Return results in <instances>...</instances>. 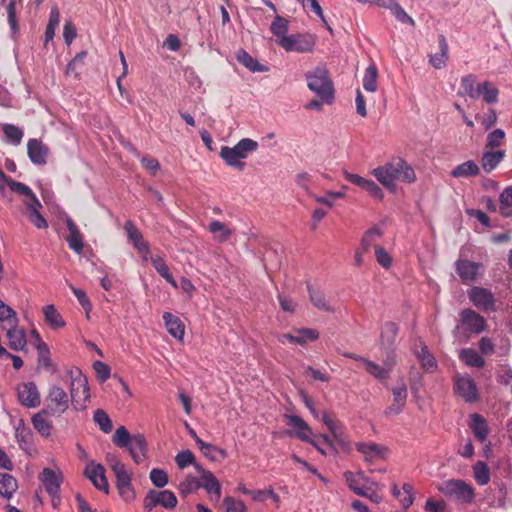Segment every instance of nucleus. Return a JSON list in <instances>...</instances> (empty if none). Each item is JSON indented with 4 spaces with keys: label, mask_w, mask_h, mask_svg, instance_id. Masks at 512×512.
I'll return each instance as SVG.
<instances>
[{
    "label": "nucleus",
    "mask_w": 512,
    "mask_h": 512,
    "mask_svg": "<svg viewBox=\"0 0 512 512\" xmlns=\"http://www.w3.org/2000/svg\"><path fill=\"white\" fill-rule=\"evenodd\" d=\"M373 176L385 187L391 188L395 181L413 182L414 169L402 158H393L372 170Z\"/></svg>",
    "instance_id": "f257e3e1"
},
{
    "label": "nucleus",
    "mask_w": 512,
    "mask_h": 512,
    "mask_svg": "<svg viewBox=\"0 0 512 512\" xmlns=\"http://www.w3.org/2000/svg\"><path fill=\"white\" fill-rule=\"evenodd\" d=\"M258 147L257 141L250 138H243L233 147L222 146L220 157L229 167L243 171L245 162L242 160L246 159L250 153L255 152Z\"/></svg>",
    "instance_id": "f03ea898"
},
{
    "label": "nucleus",
    "mask_w": 512,
    "mask_h": 512,
    "mask_svg": "<svg viewBox=\"0 0 512 512\" xmlns=\"http://www.w3.org/2000/svg\"><path fill=\"white\" fill-rule=\"evenodd\" d=\"M308 88L317 94L325 103L331 104L334 99V87L324 66H318L306 74Z\"/></svg>",
    "instance_id": "7ed1b4c3"
},
{
    "label": "nucleus",
    "mask_w": 512,
    "mask_h": 512,
    "mask_svg": "<svg viewBox=\"0 0 512 512\" xmlns=\"http://www.w3.org/2000/svg\"><path fill=\"white\" fill-rule=\"evenodd\" d=\"M439 491L459 504H471L475 499V488L462 479H449L442 482Z\"/></svg>",
    "instance_id": "20e7f679"
},
{
    "label": "nucleus",
    "mask_w": 512,
    "mask_h": 512,
    "mask_svg": "<svg viewBox=\"0 0 512 512\" xmlns=\"http://www.w3.org/2000/svg\"><path fill=\"white\" fill-rule=\"evenodd\" d=\"M89 398V387L86 378L80 372H77L76 376L71 374L70 401L74 404L75 409L85 408Z\"/></svg>",
    "instance_id": "39448f33"
},
{
    "label": "nucleus",
    "mask_w": 512,
    "mask_h": 512,
    "mask_svg": "<svg viewBox=\"0 0 512 512\" xmlns=\"http://www.w3.org/2000/svg\"><path fill=\"white\" fill-rule=\"evenodd\" d=\"M277 42L287 52H311L315 46L313 36L305 34L288 35V37L279 39Z\"/></svg>",
    "instance_id": "423d86ee"
},
{
    "label": "nucleus",
    "mask_w": 512,
    "mask_h": 512,
    "mask_svg": "<svg viewBox=\"0 0 512 512\" xmlns=\"http://www.w3.org/2000/svg\"><path fill=\"white\" fill-rule=\"evenodd\" d=\"M46 400L52 415L63 414L69 408V403L71 402L70 396L66 391L57 385L50 387Z\"/></svg>",
    "instance_id": "0eeeda50"
},
{
    "label": "nucleus",
    "mask_w": 512,
    "mask_h": 512,
    "mask_svg": "<svg viewBox=\"0 0 512 512\" xmlns=\"http://www.w3.org/2000/svg\"><path fill=\"white\" fill-rule=\"evenodd\" d=\"M157 505H161L166 509H172L177 505V498L170 490H150L144 499V507L151 511Z\"/></svg>",
    "instance_id": "6e6552de"
},
{
    "label": "nucleus",
    "mask_w": 512,
    "mask_h": 512,
    "mask_svg": "<svg viewBox=\"0 0 512 512\" xmlns=\"http://www.w3.org/2000/svg\"><path fill=\"white\" fill-rule=\"evenodd\" d=\"M113 473L116 477V487L119 495L126 502L133 501L135 499V491L131 483L133 472L124 465L120 468L118 467Z\"/></svg>",
    "instance_id": "1a4fd4ad"
},
{
    "label": "nucleus",
    "mask_w": 512,
    "mask_h": 512,
    "mask_svg": "<svg viewBox=\"0 0 512 512\" xmlns=\"http://www.w3.org/2000/svg\"><path fill=\"white\" fill-rule=\"evenodd\" d=\"M355 447L363 455L364 460L369 463L385 460L389 454L386 446L371 441L358 442Z\"/></svg>",
    "instance_id": "9d476101"
},
{
    "label": "nucleus",
    "mask_w": 512,
    "mask_h": 512,
    "mask_svg": "<svg viewBox=\"0 0 512 512\" xmlns=\"http://www.w3.org/2000/svg\"><path fill=\"white\" fill-rule=\"evenodd\" d=\"M124 230L127 234L129 241L132 242L135 249L142 256V259L147 261L150 256V246L147 241L144 240L143 234L131 221L127 220L124 224Z\"/></svg>",
    "instance_id": "9b49d317"
},
{
    "label": "nucleus",
    "mask_w": 512,
    "mask_h": 512,
    "mask_svg": "<svg viewBox=\"0 0 512 512\" xmlns=\"http://www.w3.org/2000/svg\"><path fill=\"white\" fill-rule=\"evenodd\" d=\"M468 297L478 309L485 312L495 311V298L488 289L475 286L468 292Z\"/></svg>",
    "instance_id": "f8f14e48"
},
{
    "label": "nucleus",
    "mask_w": 512,
    "mask_h": 512,
    "mask_svg": "<svg viewBox=\"0 0 512 512\" xmlns=\"http://www.w3.org/2000/svg\"><path fill=\"white\" fill-rule=\"evenodd\" d=\"M85 476L93 483V485L100 491L105 493L109 492V484L105 475V468L102 464L89 462L86 465Z\"/></svg>",
    "instance_id": "ddd939ff"
},
{
    "label": "nucleus",
    "mask_w": 512,
    "mask_h": 512,
    "mask_svg": "<svg viewBox=\"0 0 512 512\" xmlns=\"http://www.w3.org/2000/svg\"><path fill=\"white\" fill-rule=\"evenodd\" d=\"M38 479L48 494L60 492L63 475L59 469L45 467L39 474Z\"/></svg>",
    "instance_id": "4468645a"
},
{
    "label": "nucleus",
    "mask_w": 512,
    "mask_h": 512,
    "mask_svg": "<svg viewBox=\"0 0 512 512\" xmlns=\"http://www.w3.org/2000/svg\"><path fill=\"white\" fill-rule=\"evenodd\" d=\"M460 320L465 330L480 334L486 329V320L483 316L468 308L460 313Z\"/></svg>",
    "instance_id": "2eb2a0df"
},
{
    "label": "nucleus",
    "mask_w": 512,
    "mask_h": 512,
    "mask_svg": "<svg viewBox=\"0 0 512 512\" xmlns=\"http://www.w3.org/2000/svg\"><path fill=\"white\" fill-rule=\"evenodd\" d=\"M195 469L199 474L200 488H203L207 493L215 495L217 500L221 497V485L215 475L204 469L200 464H195Z\"/></svg>",
    "instance_id": "dca6fc26"
},
{
    "label": "nucleus",
    "mask_w": 512,
    "mask_h": 512,
    "mask_svg": "<svg viewBox=\"0 0 512 512\" xmlns=\"http://www.w3.org/2000/svg\"><path fill=\"white\" fill-rule=\"evenodd\" d=\"M17 393L22 405L29 408L40 405V395L34 382L21 383L17 388Z\"/></svg>",
    "instance_id": "f3484780"
},
{
    "label": "nucleus",
    "mask_w": 512,
    "mask_h": 512,
    "mask_svg": "<svg viewBox=\"0 0 512 512\" xmlns=\"http://www.w3.org/2000/svg\"><path fill=\"white\" fill-rule=\"evenodd\" d=\"M322 421L327 426L334 439L341 445L345 447L347 445L345 427L344 425L338 421L335 416L328 412L323 411L322 413Z\"/></svg>",
    "instance_id": "a211bd4d"
},
{
    "label": "nucleus",
    "mask_w": 512,
    "mask_h": 512,
    "mask_svg": "<svg viewBox=\"0 0 512 512\" xmlns=\"http://www.w3.org/2000/svg\"><path fill=\"white\" fill-rule=\"evenodd\" d=\"M344 177L348 182L369 192L371 196L377 199L383 198L382 189L373 180L366 179L364 177L350 173L348 171H344Z\"/></svg>",
    "instance_id": "6ab92c4d"
},
{
    "label": "nucleus",
    "mask_w": 512,
    "mask_h": 512,
    "mask_svg": "<svg viewBox=\"0 0 512 512\" xmlns=\"http://www.w3.org/2000/svg\"><path fill=\"white\" fill-rule=\"evenodd\" d=\"M456 271L464 283L475 281L479 270L482 268L481 263L459 259L455 263Z\"/></svg>",
    "instance_id": "aec40b11"
},
{
    "label": "nucleus",
    "mask_w": 512,
    "mask_h": 512,
    "mask_svg": "<svg viewBox=\"0 0 512 512\" xmlns=\"http://www.w3.org/2000/svg\"><path fill=\"white\" fill-rule=\"evenodd\" d=\"M454 389L468 403H473L478 399V390L471 378L462 377L457 379Z\"/></svg>",
    "instance_id": "412c9836"
},
{
    "label": "nucleus",
    "mask_w": 512,
    "mask_h": 512,
    "mask_svg": "<svg viewBox=\"0 0 512 512\" xmlns=\"http://www.w3.org/2000/svg\"><path fill=\"white\" fill-rule=\"evenodd\" d=\"M286 418L288 425L297 430L290 432V435L305 442H312V429L300 416L286 415Z\"/></svg>",
    "instance_id": "4be33fe9"
},
{
    "label": "nucleus",
    "mask_w": 512,
    "mask_h": 512,
    "mask_svg": "<svg viewBox=\"0 0 512 512\" xmlns=\"http://www.w3.org/2000/svg\"><path fill=\"white\" fill-rule=\"evenodd\" d=\"M66 226L69 234L65 237L66 242L71 250L77 254H81L84 248L83 235L77 224L71 219L66 220Z\"/></svg>",
    "instance_id": "5701e85b"
},
{
    "label": "nucleus",
    "mask_w": 512,
    "mask_h": 512,
    "mask_svg": "<svg viewBox=\"0 0 512 512\" xmlns=\"http://www.w3.org/2000/svg\"><path fill=\"white\" fill-rule=\"evenodd\" d=\"M136 464H140L146 458L147 441L143 434L137 433L133 435V438L129 445L126 447Z\"/></svg>",
    "instance_id": "b1692460"
},
{
    "label": "nucleus",
    "mask_w": 512,
    "mask_h": 512,
    "mask_svg": "<svg viewBox=\"0 0 512 512\" xmlns=\"http://www.w3.org/2000/svg\"><path fill=\"white\" fill-rule=\"evenodd\" d=\"M480 83H477V77L474 74H468L461 78L460 88L457 95L460 97H469L470 99H479Z\"/></svg>",
    "instance_id": "393cba45"
},
{
    "label": "nucleus",
    "mask_w": 512,
    "mask_h": 512,
    "mask_svg": "<svg viewBox=\"0 0 512 512\" xmlns=\"http://www.w3.org/2000/svg\"><path fill=\"white\" fill-rule=\"evenodd\" d=\"M28 156L32 163L43 165L46 163L48 148L38 139H30L27 143Z\"/></svg>",
    "instance_id": "a878e982"
},
{
    "label": "nucleus",
    "mask_w": 512,
    "mask_h": 512,
    "mask_svg": "<svg viewBox=\"0 0 512 512\" xmlns=\"http://www.w3.org/2000/svg\"><path fill=\"white\" fill-rule=\"evenodd\" d=\"M345 479L349 488L359 496H368L370 488L366 486L367 478L364 473H353L348 471L345 473Z\"/></svg>",
    "instance_id": "bb28decb"
},
{
    "label": "nucleus",
    "mask_w": 512,
    "mask_h": 512,
    "mask_svg": "<svg viewBox=\"0 0 512 512\" xmlns=\"http://www.w3.org/2000/svg\"><path fill=\"white\" fill-rule=\"evenodd\" d=\"M163 320L168 333L175 339L182 340L185 334V326L182 320L170 312L163 314Z\"/></svg>",
    "instance_id": "cd10ccee"
},
{
    "label": "nucleus",
    "mask_w": 512,
    "mask_h": 512,
    "mask_svg": "<svg viewBox=\"0 0 512 512\" xmlns=\"http://www.w3.org/2000/svg\"><path fill=\"white\" fill-rule=\"evenodd\" d=\"M7 338L9 339V347L12 350H23L26 346V335L24 329L17 326H7Z\"/></svg>",
    "instance_id": "c85d7f7f"
},
{
    "label": "nucleus",
    "mask_w": 512,
    "mask_h": 512,
    "mask_svg": "<svg viewBox=\"0 0 512 512\" xmlns=\"http://www.w3.org/2000/svg\"><path fill=\"white\" fill-rule=\"evenodd\" d=\"M439 51L429 56V62L435 69H442L448 60V44L444 35L438 37Z\"/></svg>",
    "instance_id": "c756f323"
},
{
    "label": "nucleus",
    "mask_w": 512,
    "mask_h": 512,
    "mask_svg": "<svg viewBox=\"0 0 512 512\" xmlns=\"http://www.w3.org/2000/svg\"><path fill=\"white\" fill-rule=\"evenodd\" d=\"M47 415V410H41L31 419L34 429L45 438H48L52 431V423Z\"/></svg>",
    "instance_id": "7c9ffc66"
},
{
    "label": "nucleus",
    "mask_w": 512,
    "mask_h": 512,
    "mask_svg": "<svg viewBox=\"0 0 512 512\" xmlns=\"http://www.w3.org/2000/svg\"><path fill=\"white\" fill-rule=\"evenodd\" d=\"M504 157V150H487L482 155V168L484 169V171L489 173L498 166V164L504 159Z\"/></svg>",
    "instance_id": "2f4dec72"
},
{
    "label": "nucleus",
    "mask_w": 512,
    "mask_h": 512,
    "mask_svg": "<svg viewBox=\"0 0 512 512\" xmlns=\"http://www.w3.org/2000/svg\"><path fill=\"white\" fill-rule=\"evenodd\" d=\"M479 166L473 160L463 162L451 171V176L454 178H468L479 174Z\"/></svg>",
    "instance_id": "473e14b6"
},
{
    "label": "nucleus",
    "mask_w": 512,
    "mask_h": 512,
    "mask_svg": "<svg viewBox=\"0 0 512 512\" xmlns=\"http://www.w3.org/2000/svg\"><path fill=\"white\" fill-rule=\"evenodd\" d=\"M471 429L479 441L483 442L486 440L489 428L487 421L482 415L475 413L471 416Z\"/></svg>",
    "instance_id": "72a5a7b5"
},
{
    "label": "nucleus",
    "mask_w": 512,
    "mask_h": 512,
    "mask_svg": "<svg viewBox=\"0 0 512 512\" xmlns=\"http://www.w3.org/2000/svg\"><path fill=\"white\" fill-rule=\"evenodd\" d=\"M479 98L486 104H495L499 100V90L490 81H484L480 83Z\"/></svg>",
    "instance_id": "f704fd0d"
},
{
    "label": "nucleus",
    "mask_w": 512,
    "mask_h": 512,
    "mask_svg": "<svg viewBox=\"0 0 512 512\" xmlns=\"http://www.w3.org/2000/svg\"><path fill=\"white\" fill-rule=\"evenodd\" d=\"M459 358L470 367L482 368L485 365V359L472 348L462 349Z\"/></svg>",
    "instance_id": "c9c22d12"
},
{
    "label": "nucleus",
    "mask_w": 512,
    "mask_h": 512,
    "mask_svg": "<svg viewBox=\"0 0 512 512\" xmlns=\"http://www.w3.org/2000/svg\"><path fill=\"white\" fill-rule=\"evenodd\" d=\"M43 314L45 321L52 329L57 330L63 328L66 325L63 317L57 311L54 305H46L43 308Z\"/></svg>",
    "instance_id": "e433bc0d"
},
{
    "label": "nucleus",
    "mask_w": 512,
    "mask_h": 512,
    "mask_svg": "<svg viewBox=\"0 0 512 512\" xmlns=\"http://www.w3.org/2000/svg\"><path fill=\"white\" fill-rule=\"evenodd\" d=\"M392 494L404 509H407L413 503V487L409 484H404L401 489L394 485Z\"/></svg>",
    "instance_id": "4c0bfd02"
},
{
    "label": "nucleus",
    "mask_w": 512,
    "mask_h": 512,
    "mask_svg": "<svg viewBox=\"0 0 512 512\" xmlns=\"http://www.w3.org/2000/svg\"><path fill=\"white\" fill-rule=\"evenodd\" d=\"M418 361H420L421 367L427 373H433L438 368L436 358L430 353L426 345H422L421 351H418Z\"/></svg>",
    "instance_id": "58836bf2"
},
{
    "label": "nucleus",
    "mask_w": 512,
    "mask_h": 512,
    "mask_svg": "<svg viewBox=\"0 0 512 512\" xmlns=\"http://www.w3.org/2000/svg\"><path fill=\"white\" fill-rule=\"evenodd\" d=\"M394 403L387 407L386 414H398L404 406L407 398L405 385L393 389Z\"/></svg>",
    "instance_id": "ea45409f"
},
{
    "label": "nucleus",
    "mask_w": 512,
    "mask_h": 512,
    "mask_svg": "<svg viewBox=\"0 0 512 512\" xmlns=\"http://www.w3.org/2000/svg\"><path fill=\"white\" fill-rule=\"evenodd\" d=\"M17 487V481L12 475L0 473V495L10 499Z\"/></svg>",
    "instance_id": "a19ab883"
},
{
    "label": "nucleus",
    "mask_w": 512,
    "mask_h": 512,
    "mask_svg": "<svg viewBox=\"0 0 512 512\" xmlns=\"http://www.w3.org/2000/svg\"><path fill=\"white\" fill-rule=\"evenodd\" d=\"M209 231L214 234L215 239L220 243L227 241L232 235V230L226 224L218 220L210 222Z\"/></svg>",
    "instance_id": "79ce46f5"
},
{
    "label": "nucleus",
    "mask_w": 512,
    "mask_h": 512,
    "mask_svg": "<svg viewBox=\"0 0 512 512\" xmlns=\"http://www.w3.org/2000/svg\"><path fill=\"white\" fill-rule=\"evenodd\" d=\"M473 476L478 485L484 486L489 483L491 475L486 462L477 461L473 466Z\"/></svg>",
    "instance_id": "37998d69"
},
{
    "label": "nucleus",
    "mask_w": 512,
    "mask_h": 512,
    "mask_svg": "<svg viewBox=\"0 0 512 512\" xmlns=\"http://www.w3.org/2000/svg\"><path fill=\"white\" fill-rule=\"evenodd\" d=\"M237 61L252 72H265L267 70L266 67L260 64L245 50H240L237 53Z\"/></svg>",
    "instance_id": "c03bdc74"
},
{
    "label": "nucleus",
    "mask_w": 512,
    "mask_h": 512,
    "mask_svg": "<svg viewBox=\"0 0 512 512\" xmlns=\"http://www.w3.org/2000/svg\"><path fill=\"white\" fill-rule=\"evenodd\" d=\"M308 292L310 296V300L312 304L319 310L326 311V312H333V308L329 304V302L326 300L325 295L319 291L314 290L312 286L308 285Z\"/></svg>",
    "instance_id": "a18cd8bd"
},
{
    "label": "nucleus",
    "mask_w": 512,
    "mask_h": 512,
    "mask_svg": "<svg viewBox=\"0 0 512 512\" xmlns=\"http://www.w3.org/2000/svg\"><path fill=\"white\" fill-rule=\"evenodd\" d=\"M151 262L155 270L174 288H177V282L169 272V268L166 265L164 259L159 256L151 257Z\"/></svg>",
    "instance_id": "49530a36"
},
{
    "label": "nucleus",
    "mask_w": 512,
    "mask_h": 512,
    "mask_svg": "<svg viewBox=\"0 0 512 512\" xmlns=\"http://www.w3.org/2000/svg\"><path fill=\"white\" fill-rule=\"evenodd\" d=\"M377 77V67L375 64L369 65L363 76V88L368 92H375L377 90Z\"/></svg>",
    "instance_id": "de8ad7c7"
},
{
    "label": "nucleus",
    "mask_w": 512,
    "mask_h": 512,
    "mask_svg": "<svg viewBox=\"0 0 512 512\" xmlns=\"http://www.w3.org/2000/svg\"><path fill=\"white\" fill-rule=\"evenodd\" d=\"M383 235V231L381 228L374 226L368 229L362 239H361V248L364 252H367L370 247L375 243V241Z\"/></svg>",
    "instance_id": "09e8293b"
},
{
    "label": "nucleus",
    "mask_w": 512,
    "mask_h": 512,
    "mask_svg": "<svg viewBox=\"0 0 512 512\" xmlns=\"http://www.w3.org/2000/svg\"><path fill=\"white\" fill-rule=\"evenodd\" d=\"M398 333V327L394 322H386L381 329V343L384 346L393 344Z\"/></svg>",
    "instance_id": "8fccbe9b"
},
{
    "label": "nucleus",
    "mask_w": 512,
    "mask_h": 512,
    "mask_svg": "<svg viewBox=\"0 0 512 512\" xmlns=\"http://www.w3.org/2000/svg\"><path fill=\"white\" fill-rule=\"evenodd\" d=\"M0 321L7 326H17L18 317L17 313L2 300H0Z\"/></svg>",
    "instance_id": "3c124183"
},
{
    "label": "nucleus",
    "mask_w": 512,
    "mask_h": 512,
    "mask_svg": "<svg viewBox=\"0 0 512 512\" xmlns=\"http://www.w3.org/2000/svg\"><path fill=\"white\" fill-rule=\"evenodd\" d=\"M500 213L505 217L512 216V185L506 187L499 196Z\"/></svg>",
    "instance_id": "603ef678"
},
{
    "label": "nucleus",
    "mask_w": 512,
    "mask_h": 512,
    "mask_svg": "<svg viewBox=\"0 0 512 512\" xmlns=\"http://www.w3.org/2000/svg\"><path fill=\"white\" fill-rule=\"evenodd\" d=\"M363 364L365 365L366 371L375 378L385 380L389 377V368L382 367L368 359H363Z\"/></svg>",
    "instance_id": "864d4df0"
},
{
    "label": "nucleus",
    "mask_w": 512,
    "mask_h": 512,
    "mask_svg": "<svg viewBox=\"0 0 512 512\" xmlns=\"http://www.w3.org/2000/svg\"><path fill=\"white\" fill-rule=\"evenodd\" d=\"M94 422L104 433H110L113 429L112 421L109 415L102 409H97L93 415Z\"/></svg>",
    "instance_id": "5fc2aeb1"
},
{
    "label": "nucleus",
    "mask_w": 512,
    "mask_h": 512,
    "mask_svg": "<svg viewBox=\"0 0 512 512\" xmlns=\"http://www.w3.org/2000/svg\"><path fill=\"white\" fill-rule=\"evenodd\" d=\"M133 435L129 433L125 426L116 429L112 441L119 448H126L131 442Z\"/></svg>",
    "instance_id": "6e6d98bb"
},
{
    "label": "nucleus",
    "mask_w": 512,
    "mask_h": 512,
    "mask_svg": "<svg viewBox=\"0 0 512 512\" xmlns=\"http://www.w3.org/2000/svg\"><path fill=\"white\" fill-rule=\"evenodd\" d=\"M271 32L279 39H283L288 37V21L282 17L277 15L271 24Z\"/></svg>",
    "instance_id": "4d7b16f0"
},
{
    "label": "nucleus",
    "mask_w": 512,
    "mask_h": 512,
    "mask_svg": "<svg viewBox=\"0 0 512 512\" xmlns=\"http://www.w3.org/2000/svg\"><path fill=\"white\" fill-rule=\"evenodd\" d=\"M180 494L184 497L187 495L197 491L200 489L199 478L195 476L188 475L180 484H179Z\"/></svg>",
    "instance_id": "13d9d810"
},
{
    "label": "nucleus",
    "mask_w": 512,
    "mask_h": 512,
    "mask_svg": "<svg viewBox=\"0 0 512 512\" xmlns=\"http://www.w3.org/2000/svg\"><path fill=\"white\" fill-rule=\"evenodd\" d=\"M69 287H70L72 293L77 298L79 304L85 310L87 318H89V314L92 310V304H91V301H90L89 297L87 296L86 292L84 290L76 288L72 284H70Z\"/></svg>",
    "instance_id": "bf43d9fd"
},
{
    "label": "nucleus",
    "mask_w": 512,
    "mask_h": 512,
    "mask_svg": "<svg viewBox=\"0 0 512 512\" xmlns=\"http://www.w3.org/2000/svg\"><path fill=\"white\" fill-rule=\"evenodd\" d=\"M374 250L377 263L384 269H389L392 266L393 259L388 251L380 245H375Z\"/></svg>",
    "instance_id": "052dcab7"
},
{
    "label": "nucleus",
    "mask_w": 512,
    "mask_h": 512,
    "mask_svg": "<svg viewBox=\"0 0 512 512\" xmlns=\"http://www.w3.org/2000/svg\"><path fill=\"white\" fill-rule=\"evenodd\" d=\"M505 138L504 130L497 128L490 132L487 135L486 139V149L493 150L496 147H499L502 144V141Z\"/></svg>",
    "instance_id": "680f3d73"
},
{
    "label": "nucleus",
    "mask_w": 512,
    "mask_h": 512,
    "mask_svg": "<svg viewBox=\"0 0 512 512\" xmlns=\"http://www.w3.org/2000/svg\"><path fill=\"white\" fill-rule=\"evenodd\" d=\"M36 348L38 353V364L44 368H49L51 366V359L47 344L43 341H39Z\"/></svg>",
    "instance_id": "e2e57ef3"
},
{
    "label": "nucleus",
    "mask_w": 512,
    "mask_h": 512,
    "mask_svg": "<svg viewBox=\"0 0 512 512\" xmlns=\"http://www.w3.org/2000/svg\"><path fill=\"white\" fill-rule=\"evenodd\" d=\"M319 338V333L315 329L302 328L296 335V344L305 345L308 341H315Z\"/></svg>",
    "instance_id": "0e129e2a"
},
{
    "label": "nucleus",
    "mask_w": 512,
    "mask_h": 512,
    "mask_svg": "<svg viewBox=\"0 0 512 512\" xmlns=\"http://www.w3.org/2000/svg\"><path fill=\"white\" fill-rule=\"evenodd\" d=\"M175 462L180 469H184L189 465H193L195 467V456L190 450H183L179 452L175 457Z\"/></svg>",
    "instance_id": "69168bd1"
},
{
    "label": "nucleus",
    "mask_w": 512,
    "mask_h": 512,
    "mask_svg": "<svg viewBox=\"0 0 512 512\" xmlns=\"http://www.w3.org/2000/svg\"><path fill=\"white\" fill-rule=\"evenodd\" d=\"M223 505L226 512H247L246 506L242 500H237L230 496L224 498Z\"/></svg>",
    "instance_id": "338daca9"
},
{
    "label": "nucleus",
    "mask_w": 512,
    "mask_h": 512,
    "mask_svg": "<svg viewBox=\"0 0 512 512\" xmlns=\"http://www.w3.org/2000/svg\"><path fill=\"white\" fill-rule=\"evenodd\" d=\"M3 132L5 136L14 144H19L23 138V131L19 127L12 124L4 125Z\"/></svg>",
    "instance_id": "774afa93"
}]
</instances>
